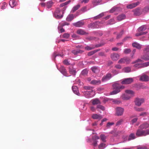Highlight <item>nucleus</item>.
Segmentation results:
<instances>
[{"label":"nucleus","mask_w":149,"mask_h":149,"mask_svg":"<svg viewBox=\"0 0 149 149\" xmlns=\"http://www.w3.org/2000/svg\"><path fill=\"white\" fill-rule=\"evenodd\" d=\"M113 89V90L110 92L111 95H115L120 92L121 90L125 88V86H120L119 84L118 83H115L112 85Z\"/></svg>","instance_id":"f257e3e1"},{"label":"nucleus","mask_w":149,"mask_h":149,"mask_svg":"<svg viewBox=\"0 0 149 149\" xmlns=\"http://www.w3.org/2000/svg\"><path fill=\"white\" fill-rule=\"evenodd\" d=\"M149 134V130H143L139 128L137 130L136 133V135L137 137L145 136Z\"/></svg>","instance_id":"f03ea898"},{"label":"nucleus","mask_w":149,"mask_h":149,"mask_svg":"<svg viewBox=\"0 0 149 149\" xmlns=\"http://www.w3.org/2000/svg\"><path fill=\"white\" fill-rule=\"evenodd\" d=\"M121 84H128L132 83L134 80L132 78H125L121 80Z\"/></svg>","instance_id":"7ed1b4c3"},{"label":"nucleus","mask_w":149,"mask_h":149,"mask_svg":"<svg viewBox=\"0 0 149 149\" xmlns=\"http://www.w3.org/2000/svg\"><path fill=\"white\" fill-rule=\"evenodd\" d=\"M61 10L59 8H57L53 14L54 16L57 19H60L62 18L63 16V15H61L60 13Z\"/></svg>","instance_id":"20e7f679"},{"label":"nucleus","mask_w":149,"mask_h":149,"mask_svg":"<svg viewBox=\"0 0 149 149\" xmlns=\"http://www.w3.org/2000/svg\"><path fill=\"white\" fill-rule=\"evenodd\" d=\"M124 111L123 108L121 107H118L116 108V114L117 116H121L123 114Z\"/></svg>","instance_id":"39448f33"},{"label":"nucleus","mask_w":149,"mask_h":149,"mask_svg":"<svg viewBox=\"0 0 149 149\" xmlns=\"http://www.w3.org/2000/svg\"><path fill=\"white\" fill-rule=\"evenodd\" d=\"M131 61V59L128 58H121L118 61L119 63H125L129 64Z\"/></svg>","instance_id":"423d86ee"},{"label":"nucleus","mask_w":149,"mask_h":149,"mask_svg":"<svg viewBox=\"0 0 149 149\" xmlns=\"http://www.w3.org/2000/svg\"><path fill=\"white\" fill-rule=\"evenodd\" d=\"M93 90L91 91H85L83 92L84 96L86 98H89L93 97L94 95L92 94V93L93 92Z\"/></svg>","instance_id":"0eeeda50"},{"label":"nucleus","mask_w":149,"mask_h":149,"mask_svg":"<svg viewBox=\"0 0 149 149\" xmlns=\"http://www.w3.org/2000/svg\"><path fill=\"white\" fill-rule=\"evenodd\" d=\"M59 71L64 76L66 77H69L70 76H68L65 68L63 66H61L59 69Z\"/></svg>","instance_id":"6e6552de"},{"label":"nucleus","mask_w":149,"mask_h":149,"mask_svg":"<svg viewBox=\"0 0 149 149\" xmlns=\"http://www.w3.org/2000/svg\"><path fill=\"white\" fill-rule=\"evenodd\" d=\"M144 101V99L143 98H137L135 101V104L138 106H140Z\"/></svg>","instance_id":"1a4fd4ad"},{"label":"nucleus","mask_w":149,"mask_h":149,"mask_svg":"<svg viewBox=\"0 0 149 149\" xmlns=\"http://www.w3.org/2000/svg\"><path fill=\"white\" fill-rule=\"evenodd\" d=\"M112 77V75L110 73H108L105 75L102 78L103 81H106L110 80Z\"/></svg>","instance_id":"9d476101"},{"label":"nucleus","mask_w":149,"mask_h":149,"mask_svg":"<svg viewBox=\"0 0 149 149\" xmlns=\"http://www.w3.org/2000/svg\"><path fill=\"white\" fill-rule=\"evenodd\" d=\"M73 26L76 27H82L84 25V22L82 20L79 21L72 24Z\"/></svg>","instance_id":"9b49d317"},{"label":"nucleus","mask_w":149,"mask_h":149,"mask_svg":"<svg viewBox=\"0 0 149 149\" xmlns=\"http://www.w3.org/2000/svg\"><path fill=\"white\" fill-rule=\"evenodd\" d=\"M87 11V7L86 6H84L81 8L80 10H78L76 13L75 17L79 15L82 14L83 13H84Z\"/></svg>","instance_id":"f8f14e48"},{"label":"nucleus","mask_w":149,"mask_h":149,"mask_svg":"<svg viewBox=\"0 0 149 149\" xmlns=\"http://www.w3.org/2000/svg\"><path fill=\"white\" fill-rule=\"evenodd\" d=\"M72 90L73 92L75 94L79 96H80V94L79 93L77 87L75 86H72Z\"/></svg>","instance_id":"ddd939ff"},{"label":"nucleus","mask_w":149,"mask_h":149,"mask_svg":"<svg viewBox=\"0 0 149 149\" xmlns=\"http://www.w3.org/2000/svg\"><path fill=\"white\" fill-rule=\"evenodd\" d=\"M88 27L89 28L95 29L98 27V25L97 22H95L93 23H91L88 24Z\"/></svg>","instance_id":"4468645a"},{"label":"nucleus","mask_w":149,"mask_h":149,"mask_svg":"<svg viewBox=\"0 0 149 149\" xmlns=\"http://www.w3.org/2000/svg\"><path fill=\"white\" fill-rule=\"evenodd\" d=\"M140 2L139 1H137L136 3H132L130 4L127 6V8L129 9L133 8L139 5Z\"/></svg>","instance_id":"2eb2a0df"},{"label":"nucleus","mask_w":149,"mask_h":149,"mask_svg":"<svg viewBox=\"0 0 149 149\" xmlns=\"http://www.w3.org/2000/svg\"><path fill=\"white\" fill-rule=\"evenodd\" d=\"M100 138L99 136L96 135H95L93 136L92 139L93 141V142L92 145L94 146H96L97 145L98 142L96 140L99 139Z\"/></svg>","instance_id":"dca6fc26"},{"label":"nucleus","mask_w":149,"mask_h":149,"mask_svg":"<svg viewBox=\"0 0 149 149\" xmlns=\"http://www.w3.org/2000/svg\"><path fill=\"white\" fill-rule=\"evenodd\" d=\"M69 73L73 75H76L77 71L75 68H74L73 66H70L69 67Z\"/></svg>","instance_id":"f3484780"},{"label":"nucleus","mask_w":149,"mask_h":149,"mask_svg":"<svg viewBox=\"0 0 149 149\" xmlns=\"http://www.w3.org/2000/svg\"><path fill=\"white\" fill-rule=\"evenodd\" d=\"M140 80L142 81H147L149 80V77L148 76L144 74L141 76Z\"/></svg>","instance_id":"a211bd4d"},{"label":"nucleus","mask_w":149,"mask_h":149,"mask_svg":"<svg viewBox=\"0 0 149 149\" xmlns=\"http://www.w3.org/2000/svg\"><path fill=\"white\" fill-rule=\"evenodd\" d=\"M77 33L78 34L81 35H88V33L86 32L84 30L81 29H78L77 31Z\"/></svg>","instance_id":"6ab92c4d"},{"label":"nucleus","mask_w":149,"mask_h":149,"mask_svg":"<svg viewBox=\"0 0 149 149\" xmlns=\"http://www.w3.org/2000/svg\"><path fill=\"white\" fill-rule=\"evenodd\" d=\"M111 58L113 61L117 60L119 58V55L116 53H113L111 55Z\"/></svg>","instance_id":"aec40b11"},{"label":"nucleus","mask_w":149,"mask_h":149,"mask_svg":"<svg viewBox=\"0 0 149 149\" xmlns=\"http://www.w3.org/2000/svg\"><path fill=\"white\" fill-rule=\"evenodd\" d=\"M92 117L94 119H101L102 118V115L97 114H93L92 116Z\"/></svg>","instance_id":"412c9836"},{"label":"nucleus","mask_w":149,"mask_h":149,"mask_svg":"<svg viewBox=\"0 0 149 149\" xmlns=\"http://www.w3.org/2000/svg\"><path fill=\"white\" fill-rule=\"evenodd\" d=\"M101 83V81L99 79L95 80H93L91 81L90 82V84L95 85H98L100 84Z\"/></svg>","instance_id":"4be33fe9"},{"label":"nucleus","mask_w":149,"mask_h":149,"mask_svg":"<svg viewBox=\"0 0 149 149\" xmlns=\"http://www.w3.org/2000/svg\"><path fill=\"white\" fill-rule=\"evenodd\" d=\"M84 51L80 49L73 50L72 51V53L74 55H77L78 54H81L83 53Z\"/></svg>","instance_id":"5701e85b"},{"label":"nucleus","mask_w":149,"mask_h":149,"mask_svg":"<svg viewBox=\"0 0 149 149\" xmlns=\"http://www.w3.org/2000/svg\"><path fill=\"white\" fill-rule=\"evenodd\" d=\"M136 138L135 134L134 133H131L129 136L128 138L127 141H130L131 140L135 139Z\"/></svg>","instance_id":"b1692460"},{"label":"nucleus","mask_w":149,"mask_h":149,"mask_svg":"<svg viewBox=\"0 0 149 149\" xmlns=\"http://www.w3.org/2000/svg\"><path fill=\"white\" fill-rule=\"evenodd\" d=\"M141 58L145 61L149 60V53L145 54L141 57Z\"/></svg>","instance_id":"393cba45"},{"label":"nucleus","mask_w":149,"mask_h":149,"mask_svg":"<svg viewBox=\"0 0 149 149\" xmlns=\"http://www.w3.org/2000/svg\"><path fill=\"white\" fill-rule=\"evenodd\" d=\"M120 7H117L114 6L110 10L109 12L110 13H113L115 11H118L120 10Z\"/></svg>","instance_id":"a878e982"},{"label":"nucleus","mask_w":149,"mask_h":149,"mask_svg":"<svg viewBox=\"0 0 149 149\" xmlns=\"http://www.w3.org/2000/svg\"><path fill=\"white\" fill-rule=\"evenodd\" d=\"M92 104L93 105L100 104H101V102L98 98H95L92 100Z\"/></svg>","instance_id":"bb28decb"},{"label":"nucleus","mask_w":149,"mask_h":149,"mask_svg":"<svg viewBox=\"0 0 149 149\" xmlns=\"http://www.w3.org/2000/svg\"><path fill=\"white\" fill-rule=\"evenodd\" d=\"M102 0H92V3L94 6H96L101 2Z\"/></svg>","instance_id":"cd10ccee"},{"label":"nucleus","mask_w":149,"mask_h":149,"mask_svg":"<svg viewBox=\"0 0 149 149\" xmlns=\"http://www.w3.org/2000/svg\"><path fill=\"white\" fill-rule=\"evenodd\" d=\"M9 4L11 7L13 8L17 5V2L15 0H11L9 2Z\"/></svg>","instance_id":"c85d7f7f"},{"label":"nucleus","mask_w":149,"mask_h":149,"mask_svg":"<svg viewBox=\"0 0 149 149\" xmlns=\"http://www.w3.org/2000/svg\"><path fill=\"white\" fill-rule=\"evenodd\" d=\"M80 7V5L79 4H78L74 6L72 8L71 12L72 13H74L76 11L78 10Z\"/></svg>","instance_id":"c756f323"},{"label":"nucleus","mask_w":149,"mask_h":149,"mask_svg":"<svg viewBox=\"0 0 149 149\" xmlns=\"http://www.w3.org/2000/svg\"><path fill=\"white\" fill-rule=\"evenodd\" d=\"M149 127V124L146 123L143 124L141 125L139 127V128H141L143 130L144 129H146Z\"/></svg>","instance_id":"7c9ffc66"},{"label":"nucleus","mask_w":149,"mask_h":149,"mask_svg":"<svg viewBox=\"0 0 149 149\" xmlns=\"http://www.w3.org/2000/svg\"><path fill=\"white\" fill-rule=\"evenodd\" d=\"M74 15L71 14L69 15L66 18V20L68 21H71L74 18Z\"/></svg>","instance_id":"2f4dec72"},{"label":"nucleus","mask_w":149,"mask_h":149,"mask_svg":"<svg viewBox=\"0 0 149 149\" xmlns=\"http://www.w3.org/2000/svg\"><path fill=\"white\" fill-rule=\"evenodd\" d=\"M125 18L126 16L123 14L120 15L117 17V19L119 21L124 19Z\"/></svg>","instance_id":"473e14b6"},{"label":"nucleus","mask_w":149,"mask_h":149,"mask_svg":"<svg viewBox=\"0 0 149 149\" xmlns=\"http://www.w3.org/2000/svg\"><path fill=\"white\" fill-rule=\"evenodd\" d=\"M85 50L87 51H89L94 49V47L93 45H91L90 46H87L84 47Z\"/></svg>","instance_id":"72a5a7b5"},{"label":"nucleus","mask_w":149,"mask_h":149,"mask_svg":"<svg viewBox=\"0 0 149 149\" xmlns=\"http://www.w3.org/2000/svg\"><path fill=\"white\" fill-rule=\"evenodd\" d=\"M132 45L133 47H136L138 49H140L141 48V45L136 42H134L132 43Z\"/></svg>","instance_id":"f704fd0d"},{"label":"nucleus","mask_w":149,"mask_h":149,"mask_svg":"<svg viewBox=\"0 0 149 149\" xmlns=\"http://www.w3.org/2000/svg\"><path fill=\"white\" fill-rule=\"evenodd\" d=\"M100 49H98L97 50H94L93 51H91L89 52L87 54V55L88 56H91L92 55H93L94 54H95V53L97 52L98 51H100Z\"/></svg>","instance_id":"c9c22d12"},{"label":"nucleus","mask_w":149,"mask_h":149,"mask_svg":"<svg viewBox=\"0 0 149 149\" xmlns=\"http://www.w3.org/2000/svg\"><path fill=\"white\" fill-rule=\"evenodd\" d=\"M121 97L123 100H128L130 98V96L125 94H123Z\"/></svg>","instance_id":"e433bc0d"},{"label":"nucleus","mask_w":149,"mask_h":149,"mask_svg":"<svg viewBox=\"0 0 149 149\" xmlns=\"http://www.w3.org/2000/svg\"><path fill=\"white\" fill-rule=\"evenodd\" d=\"M147 1L149 3V0H147ZM148 12H149V5L145 7L143 10V12L144 13H146Z\"/></svg>","instance_id":"4c0bfd02"},{"label":"nucleus","mask_w":149,"mask_h":149,"mask_svg":"<svg viewBox=\"0 0 149 149\" xmlns=\"http://www.w3.org/2000/svg\"><path fill=\"white\" fill-rule=\"evenodd\" d=\"M140 9V8H139L135 9L134 11V15L136 16L139 15L141 14Z\"/></svg>","instance_id":"58836bf2"},{"label":"nucleus","mask_w":149,"mask_h":149,"mask_svg":"<svg viewBox=\"0 0 149 149\" xmlns=\"http://www.w3.org/2000/svg\"><path fill=\"white\" fill-rule=\"evenodd\" d=\"M146 29V26L145 25H143L138 29V31L139 32H141L145 30Z\"/></svg>","instance_id":"ea45409f"},{"label":"nucleus","mask_w":149,"mask_h":149,"mask_svg":"<svg viewBox=\"0 0 149 149\" xmlns=\"http://www.w3.org/2000/svg\"><path fill=\"white\" fill-rule=\"evenodd\" d=\"M53 4V3L52 1H50L47 2L46 3V6L48 8H50L52 6Z\"/></svg>","instance_id":"a19ab883"},{"label":"nucleus","mask_w":149,"mask_h":149,"mask_svg":"<svg viewBox=\"0 0 149 149\" xmlns=\"http://www.w3.org/2000/svg\"><path fill=\"white\" fill-rule=\"evenodd\" d=\"M71 2V1L70 0H69L65 2L62 3L60 5V7H63V6L65 7V6H66L68 4H69Z\"/></svg>","instance_id":"79ce46f5"},{"label":"nucleus","mask_w":149,"mask_h":149,"mask_svg":"<svg viewBox=\"0 0 149 149\" xmlns=\"http://www.w3.org/2000/svg\"><path fill=\"white\" fill-rule=\"evenodd\" d=\"M62 27H61V26L60 25L58 26V29L59 33H62L65 32V30Z\"/></svg>","instance_id":"37998d69"},{"label":"nucleus","mask_w":149,"mask_h":149,"mask_svg":"<svg viewBox=\"0 0 149 149\" xmlns=\"http://www.w3.org/2000/svg\"><path fill=\"white\" fill-rule=\"evenodd\" d=\"M100 138L101 139L103 142H106V137L104 135H101L100 136Z\"/></svg>","instance_id":"c03bdc74"},{"label":"nucleus","mask_w":149,"mask_h":149,"mask_svg":"<svg viewBox=\"0 0 149 149\" xmlns=\"http://www.w3.org/2000/svg\"><path fill=\"white\" fill-rule=\"evenodd\" d=\"M124 70L125 72H129L131 71V68L129 67H126L124 68Z\"/></svg>","instance_id":"a18cd8bd"},{"label":"nucleus","mask_w":149,"mask_h":149,"mask_svg":"<svg viewBox=\"0 0 149 149\" xmlns=\"http://www.w3.org/2000/svg\"><path fill=\"white\" fill-rule=\"evenodd\" d=\"M123 30H122L120 32L117 34V36L116 37V39H118L120 38L123 35Z\"/></svg>","instance_id":"49530a36"},{"label":"nucleus","mask_w":149,"mask_h":149,"mask_svg":"<svg viewBox=\"0 0 149 149\" xmlns=\"http://www.w3.org/2000/svg\"><path fill=\"white\" fill-rule=\"evenodd\" d=\"M141 66H140V67L144 68L147 67L149 66V61L141 63Z\"/></svg>","instance_id":"de8ad7c7"},{"label":"nucleus","mask_w":149,"mask_h":149,"mask_svg":"<svg viewBox=\"0 0 149 149\" xmlns=\"http://www.w3.org/2000/svg\"><path fill=\"white\" fill-rule=\"evenodd\" d=\"M86 90H93L94 87L92 86H85L83 87Z\"/></svg>","instance_id":"09e8293b"},{"label":"nucleus","mask_w":149,"mask_h":149,"mask_svg":"<svg viewBox=\"0 0 149 149\" xmlns=\"http://www.w3.org/2000/svg\"><path fill=\"white\" fill-rule=\"evenodd\" d=\"M97 109H100L103 111H104L105 110L104 107L103 106L100 104H98L97 105Z\"/></svg>","instance_id":"8fccbe9b"},{"label":"nucleus","mask_w":149,"mask_h":149,"mask_svg":"<svg viewBox=\"0 0 149 149\" xmlns=\"http://www.w3.org/2000/svg\"><path fill=\"white\" fill-rule=\"evenodd\" d=\"M137 149H148V148L145 146H137Z\"/></svg>","instance_id":"3c124183"},{"label":"nucleus","mask_w":149,"mask_h":149,"mask_svg":"<svg viewBox=\"0 0 149 149\" xmlns=\"http://www.w3.org/2000/svg\"><path fill=\"white\" fill-rule=\"evenodd\" d=\"M105 147V143H101L98 146V148L100 149H102Z\"/></svg>","instance_id":"603ef678"},{"label":"nucleus","mask_w":149,"mask_h":149,"mask_svg":"<svg viewBox=\"0 0 149 149\" xmlns=\"http://www.w3.org/2000/svg\"><path fill=\"white\" fill-rule=\"evenodd\" d=\"M125 93H128V94L134 95V91L132 90H127L125 91Z\"/></svg>","instance_id":"864d4df0"},{"label":"nucleus","mask_w":149,"mask_h":149,"mask_svg":"<svg viewBox=\"0 0 149 149\" xmlns=\"http://www.w3.org/2000/svg\"><path fill=\"white\" fill-rule=\"evenodd\" d=\"M114 20L113 19H111L108 21L107 24L111 25L114 24Z\"/></svg>","instance_id":"5fc2aeb1"},{"label":"nucleus","mask_w":149,"mask_h":149,"mask_svg":"<svg viewBox=\"0 0 149 149\" xmlns=\"http://www.w3.org/2000/svg\"><path fill=\"white\" fill-rule=\"evenodd\" d=\"M88 73V70H87V69H85L82 71L81 72V74L82 75H86Z\"/></svg>","instance_id":"6e6d98bb"},{"label":"nucleus","mask_w":149,"mask_h":149,"mask_svg":"<svg viewBox=\"0 0 149 149\" xmlns=\"http://www.w3.org/2000/svg\"><path fill=\"white\" fill-rule=\"evenodd\" d=\"M52 57L54 58L55 59L56 57L58 56H60L61 57H62L63 56V55H61V54H56L55 52H54L52 54Z\"/></svg>","instance_id":"4d7b16f0"},{"label":"nucleus","mask_w":149,"mask_h":149,"mask_svg":"<svg viewBox=\"0 0 149 149\" xmlns=\"http://www.w3.org/2000/svg\"><path fill=\"white\" fill-rule=\"evenodd\" d=\"M104 43H101L100 44H96L95 45H93V46L94 47V49L96 47H101L104 45Z\"/></svg>","instance_id":"13d9d810"},{"label":"nucleus","mask_w":149,"mask_h":149,"mask_svg":"<svg viewBox=\"0 0 149 149\" xmlns=\"http://www.w3.org/2000/svg\"><path fill=\"white\" fill-rule=\"evenodd\" d=\"M131 52V50L130 49L127 48L124 49V52L125 54H129Z\"/></svg>","instance_id":"bf43d9fd"},{"label":"nucleus","mask_w":149,"mask_h":149,"mask_svg":"<svg viewBox=\"0 0 149 149\" xmlns=\"http://www.w3.org/2000/svg\"><path fill=\"white\" fill-rule=\"evenodd\" d=\"M7 6V4L5 2H4L2 3L1 8L2 9H5Z\"/></svg>","instance_id":"052dcab7"},{"label":"nucleus","mask_w":149,"mask_h":149,"mask_svg":"<svg viewBox=\"0 0 149 149\" xmlns=\"http://www.w3.org/2000/svg\"><path fill=\"white\" fill-rule=\"evenodd\" d=\"M70 35L69 34L66 33H64L63 35V37L65 38H68L70 37Z\"/></svg>","instance_id":"680f3d73"},{"label":"nucleus","mask_w":149,"mask_h":149,"mask_svg":"<svg viewBox=\"0 0 149 149\" xmlns=\"http://www.w3.org/2000/svg\"><path fill=\"white\" fill-rule=\"evenodd\" d=\"M113 102L115 104H119L121 103V101L120 100H114L113 101Z\"/></svg>","instance_id":"e2e57ef3"},{"label":"nucleus","mask_w":149,"mask_h":149,"mask_svg":"<svg viewBox=\"0 0 149 149\" xmlns=\"http://www.w3.org/2000/svg\"><path fill=\"white\" fill-rule=\"evenodd\" d=\"M149 113L147 112H143L140 113L139 114L140 116H146L148 115Z\"/></svg>","instance_id":"0e129e2a"},{"label":"nucleus","mask_w":149,"mask_h":149,"mask_svg":"<svg viewBox=\"0 0 149 149\" xmlns=\"http://www.w3.org/2000/svg\"><path fill=\"white\" fill-rule=\"evenodd\" d=\"M135 110L138 111H144L145 109L143 108H138L135 109Z\"/></svg>","instance_id":"69168bd1"},{"label":"nucleus","mask_w":149,"mask_h":149,"mask_svg":"<svg viewBox=\"0 0 149 149\" xmlns=\"http://www.w3.org/2000/svg\"><path fill=\"white\" fill-rule=\"evenodd\" d=\"M114 124V123L113 122H108L107 123L106 127L107 128H109L111 126Z\"/></svg>","instance_id":"338daca9"},{"label":"nucleus","mask_w":149,"mask_h":149,"mask_svg":"<svg viewBox=\"0 0 149 149\" xmlns=\"http://www.w3.org/2000/svg\"><path fill=\"white\" fill-rule=\"evenodd\" d=\"M63 63L66 65H70V63L68 61V60L65 59L63 61Z\"/></svg>","instance_id":"774afa93"}]
</instances>
